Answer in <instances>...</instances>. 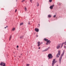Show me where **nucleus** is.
<instances>
[{"mask_svg":"<svg viewBox=\"0 0 66 66\" xmlns=\"http://www.w3.org/2000/svg\"><path fill=\"white\" fill-rule=\"evenodd\" d=\"M64 53H65V51H63L60 57L59 58V61L60 62V63L61 64V60H62V57H63V56L64 55Z\"/></svg>","mask_w":66,"mask_h":66,"instance_id":"1","label":"nucleus"},{"mask_svg":"<svg viewBox=\"0 0 66 66\" xmlns=\"http://www.w3.org/2000/svg\"><path fill=\"white\" fill-rule=\"evenodd\" d=\"M44 40H45V41H46L47 42V43H46V44L47 45H48V43L49 44H50V43H51V41H50V40H48V39H47L44 38Z\"/></svg>","mask_w":66,"mask_h":66,"instance_id":"2","label":"nucleus"},{"mask_svg":"<svg viewBox=\"0 0 66 66\" xmlns=\"http://www.w3.org/2000/svg\"><path fill=\"white\" fill-rule=\"evenodd\" d=\"M60 55H61V51H58V53L56 55V57H59Z\"/></svg>","mask_w":66,"mask_h":66,"instance_id":"3","label":"nucleus"},{"mask_svg":"<svg viewBox=\"0 0 66 66\" xmlns=\"http://www.w3.org/2000/svg\"><path fill=\"white\" fill-rule=\"evenodd\" d=\"M48 57H49L48 59H52L53 56H52L51 54H49L48 55Z\"/></svg>","mask_w":66,"mask_h":66,"instance_id":"4","label":"nucleus"},{"mask_svg":"<svg viewBox=\"0 0 66 66\" xmlns=\"http://www.w3.org/2000/svg\"><path fill=\"white\" fill-rule=\"evenodd\" d=\"M56 62V61H55V59H54L53 61V62L52 63V66H53L54 64Z\"/></svg>","mask_w":66,"mask_h":66,"instance_id":"5","label":"nucleus"},{"mask_svg":"<svg viewBox=\"0 0 66 66\" xmlns=\"http://www.w3.org/2000/svg\"><path fill=\"white\" fill-rule=\"evenodd\" d=\"M63 44H65V45H66V46H64V48H66V42H65L63 43H62L61 48H62V47H63Z\"/></svg>","mask_w":66,"mask_h":66,"instance_id":"6","label":"nucleus"},{"mask_svg":"<svg viewBox=\"0 0 66 66\" xmlns=\"http://www.w3.org/2000/svg\"><path fill=\"white\" fill-rule=\"evenodd\" d=\"M0 65L1 66L2 65L3 66H5V63L3 62H2L0 64Z\"/></svg>","mask_w":66,"mask_h":66,"instance_id":"7","label":"nucleus"},{"mask_svg":"<svg viewBox=\"0 0 66 66\" xmlns=\"http://www.w3.org/2000/svg\"><path fill=\"white\" fill-rule=\"evenodd\" d=\"M60 47H61V44H59L56 47V48L57 49H59L60 48Z\"/></svg>","mask_w":66,"mask_h":66,"instance_id":"8","label":"nucleus"},{"mask_svg":"<svg viewBox=\"0 0 66 66\" xmlns=\"http://www.w3.org/2000/svg\"><path fill=\"white\" fill-rule=\"evenodd\" d=\"M35 31H36V32H38L39 31V29H38V28H35Z\"/></svg>","mask_w":66,"mask_h":66,"instance_id":"9","label":"nucleus"},{"mask_svg":"<svg viewBox=\"0 0 66 66\" xmlns=\"http://www.w3.org/2000/svg\"><path fill=\"white\" fill-rule=\"evenodd\" d=\"M54 5H52L50 7V9H53V8L54 7Z\"/></svg>","mask_w":66,"mask_h":66,"instance_id":"10","label":"nucleus"},{"mask_svg":"<svg viewBox=\"0 0 66 66\" xmlns=\"http://www.w3.org/2000/svg\"><path fill=\"white\" fill-rule=\"evenodd\" d=\"M50 47H48L47 48L45 49L44 51H47L48 50V49H50Z\"/></svg>","mask_w":66,"mask_h":66,"instance_id":"11","label":"nucleus"},{"mask_svg":"<svg viewBox=\"0 0 66 66\" xmlns=\"http://www.w3.org/2000/svg\"><path fill=\"white\" fill-rule=\"evenodd\" d=\"M38 46H40V45H41V43L40 44V42H38Z\"/></svg>","mask_w":66,"mask_h":66,"instance_id":"12","label":"nucleus"},{"mask_svg":"<svg viewBox=\"0 0 66 66\" xmlns=\"http://www.w3.org/2000/svg\"><path fill=\"white\" fill-rule=\"evenodd\" d=\"M48 17H49V18H51V15H48Z\"/></svg>","mask_w":66,"mask_h":66,"instance_id":"13","label":"nucleus"},{"mask_svg":"<svg viewBox=\"0 0 66 66\" xmlns=\"http://www.w3.org/2000/svg\"><path fill=\"white\" fill-rule=\"evenodd\" d=\"M23 23L22 22L20 24V26H21V25H23Z\"/></svg>","mask_w":66,"mask_h":66,"instance_id":"14","label":"nucleus"},{"mask_svg":"<svg viewBox=\"0 0 66 66\" xmlns=\"http://www.w3.org/2000/svg\"><path fill=\"white\" fill-rule=\"evenodd\" d=\"M24 9H25V11H27V8L25 7L24 8Z\"/></svg>","mask_w":66,"mask_h":66,"instance_id":"15","label":"nucleus"},{"mask_svg":"<svg viewBox=\"0 0 66 66\" xmlns=\"http://www.w3.org/2000/svg\"><path fill=\"white\" fill-rule=\"evenodd\" d=\"M37 6H39V4H38V3H37Z\"/></svg>","mask_w":66,"mask_h":66,"instance_id":"16","label":"nucleus"},{"mask_svg":"<svg viewBox=\"0 0 66 66\" xmlns=\"http://www.w3.org/2000/svg\"><path fill=\"white\" fill-rule=\"evenodd\" d=\"M11 39H12V37L11 36L10 37L9 40H11Z\"/></svg>","mask_w":66,"mask_h":66,"instance_id":"17","label":"nucleus"},{"mask_svg":"<svg viewBox=\"0 0 66 66\" xmlns=\"http://www.w3.org/2000/svg\"><path fill=\"white\" fill-rule=\"evenodd\" d=\"M15 30V28H13L12 30V31H14Z\"/></svg>","mask_w":66,"mask_h":66,"instance_id":"18","label":"nucleus"},{"mask_svg":"<svg viewBox=\"0 0 66 66\" xmlns=\"http://www.w3.org/2000/svg\"><path fill=\"white\" fill-rule=\"evenodd\" d=\"M52 0H49V1L50 2H52Z\"/></svg>","mask_w":66,"mask_h":66,"instance_id":"19","label":"nucleus"},{"mask_svg":"<svg viewBox=\"0 0 66 66\" xmlns=\"http://www.w3.org/2000/svg\"><path fill=\"white\" fill-rule=\"evenodd\" d=\"M27 66H29V65H30V64H27L26 65Z\"/></svg>","mask_w":66,"mask_h":66,"instance_id":"20","label":"nucleus"},{"mask_svg":"<svg viewBox=\"0 0 66 66\" xmlns=\"http://www.w3.org/2000/svg\"><path fill=\"white\" fill-rule=\"evenodd\" d=\"M23 36H21L20 37V38H23Z\"/></svg>","mask_w":66,"mask_h":66,"instance_id":"21","label":"nucleus"},{"mask_svg":"<svg viewBox=\"0 0 66 66\" xmlns=\"http://www.w3.org/2000/svg\"><path fill=\"white\" fill-rule=\"evenodd\" d=\"M55 17H56V15H54V18H55Z\"/></svg>","mask_w":66,"mask_h":66,"instance_id":"22","label":"nucleus"},{"mask_svg":"<svg viewBox=\"0 0 66 66\" xmlns=\"http://www.w3.org/2000/svg\"><path fill=\"white\" fill-rule=\"evenodd\" d=\"M25 0H23L22 1V2H23Z\"/></svg>","mask_w":66,"mask_h":66,"instance_id":"23","label":"nucleus"},{"mask_svg":"<svg viewBox=\"0 0 66 66\" xmlns=\"http://www.w3.org/2000/svg\"><path fill=\"white\" fill-rule=\"evenodd\" d=\"M32 0H30V2H31V3H32Z\"/></svg>","mask_w":66,"mask_h":66,"instance_id":"24","label":"nucleus"},{"mask_svg":"<svg viewBox=\"0 0 66 66\" xmlns=\"http://www.w3.org/2000/svg\"><path fill=\"white\" fill-rule=\"evenodd\" d=\"M28 24H30V22H28Z\"/></svg>","mask_w":66,"mask_h":66,"instance_id":"25","label":"nucleus"},{"mask_svg":"<svg viewBox=\"0 0 66 66\" xmlns=\"http://www.w3.org/2000/svg\"><path fill=\"white\" fill-rule=\"evenodd\" d=\"M17 12V10H15V12Z\"/></svg>","mask_w":66,"mask_h":66,"instance_id":"26","label":"nucleus"},{"mask_svg":"<svg viewBox=\"0 0 66 66\" xmlns=\"http://www.w3.org/2000/svg\"><path fill=\"white\" fill-rule=\"evenodd\" d=\"M18 47H19L18 46H17V48H18Z\"/></svg>","mask_w":66,"mask_h":66,"instance_id":"27","label":"nucleus"},{"mask_svg":"<svg viewBox=\"0 0 66 66\" xmlns=\"http://www.w3.org/2000/svg\"><path fill=\"white\" fill-rule=\"evenodd\" d=\"M38 49H40V47H39V48H38Z\"/></svg>","mask_w":66,"mask_h":66,"instance_id":"28","label":"nucleus"},{"mask_svg":"<svg viewBox=\"0 0 66 66\" xmlns=\"http://www.w3.org/2000/svg\"><path fill=\"white\" fill-rule=\"evenodd\" d=\"M40 44H43V42L40 43Z\"/></svg>","mask_w":66,"mask_h":66,"instance_id":"29","label":"nucleus"},{"mask_svg":"<svg viewBox=\"0 0 66 66\" xmlns=\"http://www.w3.org/2000/svg\"><path fill=\"white\" fill-rule=\"evenodd\" d=\"M7 27H8V26H6V27L7 28Z\"/></svg>","mask_w":66,"mask_h":66,"instance_id":"30","label":"nucleus"},{"mask_svg":"<svg viewBox=\"0 0 66 66\" xmlns=\"http://www.w3.org/2000/svg\"><path fill=\"white\" fill-rule=\"evenodd\" d=\"M6 27H5V29H6Z\"/></svg>","mask_w":66,"mask_h":66,"instance_id":"31","label":"nucleus"},{"mask_svg":"<svg viewBox=\"0 0 66 66\" xmlns=\"http://www.w3.org/2000/svg\"><path fill=\"white\" fill-rule=\"evenodd\" d=\"M37 37H38V35L37 36Z\"/></svg>","mask_w":66,"mask_h":66,"instance_id":"32","label":"nucleus"},{"mask_svg":"<svg viewBox=\"0 0 66 66\" xmlns=\"http://www.w3.org/2000/svg\"><path fill=\"white\" fill-rule=\"evenodd\" d=\"M19 57H20V56H19Z\"/></svg>","mask_w":66,"mask_h":66,"instance_id":"33","label":"nucleus"},{"mask_svg":"<svg viewBox=\"0 0 66 66\" xmlns=\"http://www.w3.org/2000/svg\"><path fill=\"white\" fill-rule=\"evenodd\" d=\"M41 66H43V65H41Z\"/></svg>","mask_w":66,"mask_h":66,"instance_id":"34","label":"nucleus"}]
</instances>
